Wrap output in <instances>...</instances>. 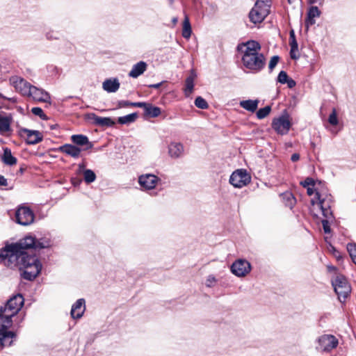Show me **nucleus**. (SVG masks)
<instances>
[{
	"instance_id": "nucleus-38",
	"label": "nucleus",
	"mask_w": 356,
	"mask_h": 356,
	"mask_svg": "<svg viewBox=\"0 0 356 356\" xmlns=\"http://www.w3.org/2000/svg\"><path fill=\"white\" fill-rule=\"evenodd\" d=\"M31 112L34 115L39 116L42 120H47V118L46 115L44 113L42 109L41 108H40V107H33L31 109Z\"/></svg>"
},
{
	"instance_id": "nucleus-21",
	"label": "nucleus",
	"mask_w": 356,
	"mask_h": 356,
	"mask_svg": "<svg viewBox=\"0 0 356 356\" xmlns=\"http://www.w3.org/2000/svg\"><path fill=\"white\" fill-rule=\"evenodd\" d=\"M120 81L117 78L106 79L102 83V88L107 92H115L120 88Z\"/></svg>"
},
{
	"instance_id": "nucleus-36",
	"label": "nucleus",
	"mask_w": 356,
	"mask_h": 356,
	"mask_svg": "<svg viewBox=\"0 0 356 356\" xmlns=\"http://www.w3.org/2000/svg\"><path fill=\"white\" fill-rule=\"evenodd\" d=\"M195 105L202 109H206L208 108L209 105L206 100L201 97H197L195 100Z\"/></svg>"
},
{
	"instance_id": "nucleus-49",
	"label": "nucleus",
	"mask_w": 356,
	"mask_h": 356,
	"mask_svg": "<svg viewBox=\"0 0 356 356\" xmlns=\"http://www.w3.org/2000/svg\"><path fill=\"white\" fill-rule=\"evenodd\" d=\"M300 159V155L299 154L295 153L291 155V160L293 162H296Z\"/></svg>"
},
{
	"instance_id": "nucleus-42",
	"label": "nucleus",
	"mask_w": 356,
	"mask_h": 356,
	"mask_svg": "<svg viewBox=\"0 0 356 356\" xmlns=\"http://www.w3.org/2000/svg\"><path fill=\"white\" fill-rule=\"evenodd\" d=\"M138 102H130L129 101L122 100L118 102V108H124L128 106H134L135 104H138Z\"/></svg>"
},
{
	"instance_id": "nucleus-39",
	"label": "nucleus",
	"mask_w": 356,
	"mask_h": 356,
	"mask_svg": "<svg viewBox=\"0 0 356 356\" xmlns=\"http://www.w3.org/2000/svg\"><path fill=\"white\" fill-rule=\"evenodd\" d=\"M289 76L284 71H281L277 76V81L282 84H284L288 81Z\"/></svg>"
},
{
	"instance_id": "nucleus-9",
	"label": "nucleus",
	"mask_w": 356,
	"mask_h": 356,
	"mask_svg": "<svg viewBox=\"0 0 356 356\" xmlns=\"http://www.w3.org/2000/svg\"><path fill=\"white\" fill-rule=\"evenodd\" d=\"M250 179L251 177L245 170L238 169L231 175L229 183L235 188H242L248 185Z\"/></svg>"
},
{
	"instance_id": "nucleus-50",
	"label": "nucleus",
	"mask_w": 356,
	"mask_h": 356,
	"mask_svg": "<svg viewBox=\"0 0 356 356\" xmlns=\"http://www.w3.org/2000/svg\"><path fill=\"white\" fill-rule=\"evenodd\" d=\"M307 193L308 195L311 196L314 194V189L313 187H308L307 189Z\"/></svg>"
},
{
	"instance_id": "nucleus-11",
	"label": "nucleus",
	"mask_w": 356,
	"mask_h": 356,
	"mask_svg": "<svg viewBox=\"0 0 356 356\" xmlns=\"http://www.w3.org/2000/svg\"><path fill=\"white\" fill-rule=\"evenodd\" d=\"M10 83L23 96H28L33 86L23 78L17 76L10 77Z\"/></svg>"
},
{
	"instance_id": "nucleus-5",
	"label": "nucleus",
	"mask_w": 356,
	"mask_h": 356,
	"mask_svg": "<svg viewBox=\"0 0 356 356\" xmlns=\"http://www.w3.org/2000/svg\"><path fill=\"white\" fill-rule=\"evenodd\" d=\"M311 202L313 205H316V207L321 211L322 215L324 218L321 220L324 232L326 234L330 233L331 229L330 224V221L333 219V216L330 210V204L324 199H321L320 193L317 191L315 193V197L311 200Z\"/></svg>"
},
{
	"instance_id": "nucleus-10",
	"label": "nucleus",
	"mask_w": 356,
	"mask_h": 356,
	"mask_svg": "<svg viewBox=\"0 0 356 356\" xmlns=\"http://www.w3.org/2000/svg\"><path fill=\"white\" fill-rule=\"evenodd\" d=\"M16 222L22 225H29L34 221V214L30 208L21 206L15 212Z\"/></svg>"
},
{
	"instance_id": "nucleus-32",
	"label": "nucleus",
	"mask_w": 356,
	"mask_h": 356,
	"mask_svg": "<svg viewBox=\"0 0 356 356\" xmlns=\"http://www.w3.org/2000/svg\"><path fill=\"white\" fill-rule=\"evenodd\" d=\"M136 118L137 113H134L118 118V122L121 124H130L134 122Z\"/></svg>"
},
{
	"instance_id": "nucleus-4",
	"label": "nucleus",
	"mask_w": 356,
	"mask_h": 356,
	"mask_svg": "<svg viewBox=\"0 0 356 356\" xmlns=\"http://www.w3.org/2000/svg\"><path fill=\"white\" fill-rule=\"evenodd\" d=\"M51 245V241L47 238H40L35 240V238L31 236H26L20 239L18 242L10 244V248L14 252H22V250H27L29 249H42L46 248ZM16 254H11V259H16Z\"/></svg>"
},
{
	"instance_id": "nucleus-25",
	"label": "nucleus",
	"mask_w": 356,
	"mask_h": 356,
	"mask_svg": "<svg viewBox=\"0 0 356 356\" xmlns=\"http://www.w3.org/2000/svg\"><path fill=\"white\" fill-rule=\"evenodd\" d=\"M147 64L144 61H140L135 64L129 73V76L132 78H137L146 70Z\"/></svg>"
},
{
	"instance_id": "nucleus-31",
	"label": "nucleus",
	"mask_w": 356,
	"mask_h": 356,
	"mask_svg": "<svg viewBox=\"0 0 356 356\" xmlns=\"http://www.w3.org/2000/svg\"><path fill=\"white\" fill-rule=\"evenodd\" d=\"M282 197L286 207L292 209L296 204V199L290 192H286L282 194Z\"/></svg>"
},
{
	"instance_id": "nucleus-19",
	"label": "nucleus",
	"mask_w": 356,
	"mask_h": 356,
	"mask_svg": "<svg viewBox=\"0 0 356 356\" xmlns=\"http://www.w3.org/2000/svg\"><path fill=\"white\" fill-rule=\"evenodd\" d=\"M13 117L10 114L0 113V134H4L11 131Z\"/></svg>"
},
{
	"instance_id": "nucleus-26",
	"label": "nucleus",
	"mask_w": 356,
	"mask_h": 356,
	"mask_svg": "<svg viewBox=\"0 0 356 356\" xmlns=\"http://www.w3.org/2000/svg\"><path fill=\"white\" fill-rule=\"evenodd\" d=\"M196 77V74L191 72V74L186 78L185 81V88L184 94L186 97H189L193 91L194 81Z\"/></svg>"
},
{
	"instance_id": "nucleus-35",
	"label": "nucleus",
	"mask_w": 356,
	"mask_h": 356,
	"mask_svg": "<svg viewBox=\"0 0 356 356\" xmlns=\"http://www.w3.org/2000/svg\"><path fill=\"white\" fill-rule=\"evenodd\" d=\"M347 250H348L353 261L356 264V244L355 243H348L347 245Z\"/></svg>"
},
{
	"instance_id": "nucleus-46",
	"label": "nucleus",
	"mask_w": 356,
	"mask_h": 356,
	"mask_svg": "<svg viewBox=\"0 0 356 356\" xmlns=\"http://www.w3.org/2000/svg\"><path fill=\"white\" fill-rule=\"evenodd\" d=\"M4 261L5 264L7 265L8 263V257L6 256V252L4 250L0 254V262Z\"/></svg>"
},
{
	"instance_id": "nucleus-57",
	"label": "nucleus",
	"mask_w": 356,
	"mask_h": 356,
	"mask_svg": "<svg viewBox=\"0 0 356 356\" xmlns=\"http://www.w3.org/2000/svg\"><path fill=\"white\" fill-rule=\"evenodd\" d=\"M172 22H173L174 23H176V22H177V18H174V19H173V20H172Z\"/></svg>"
},
{
	"instance_id": "nucleus-29",
	"label": "nucleus",
	"mask_w": 356,
	"mask_h": 356,
	"mask_svg": "<svg viewBox=\"0 0 356 356\" xmlns=\"http://www.w3.org/2000/svg\"><path fill=\"white\" fill-rule=\"evenodd\" d=\"M95 124L102 127H111L115 122L110 118L99 117L93 114L92 118Z\"/></svg>"
},
{
	"instance_id": "nucleus-14",
	"label": "nucleus",
	"mask_w": 356,
	"mask_h": 356,
	"mask_svg": "<svg viewBox=\"0 0 356 356\" xmlns=\"http://www.w3.org/2000/svg\"><path fill=\"white\" fill-rule=\"evenodd\" d=\"M28 97H31L36 102H49L51 99L50 95L47 92L34 86H32Z\"/></svg>"
},
{
	"instance_id": "nucleus-7",
	"label": "nucleus",
	"mask_w": 356,
	"mask_h": 356,
	"mask_svg": "<svg viewBox=\"0 0 356 356\" xmlns=\"http://www.w3.org/2000/svg\"><path fill=\"white\" fill-rule=\"evenodd\" d=\"M332 284L340 300L341 298L346 299L348 297L350 292V287L343 275H337L334 280L332 281Z\"/></svg>"
},
{
	"instance_id": "nucleus-55",
	"label": "nucleus",
	"mask_w": 356,
	"mask_h": 356,
	"mask_svg": "<svg viewBox=\"0 0 356 356\" xmlns=\"http://www.w3.org/2000/svg\"><path fill=\"white\" fill-rule=\"evenodd\" d=\"M318 1V0H310L311 3H317Z\"/></svg>"
},
{
	"instance_id": "nucleus-12",
	"label": "nucleus",
	"mask_w": 356,
	"mask_h": 356,
	"mask_svg": "<svg viewBox=\"0 0 356 356\" xmlns=\"http://www.w3.org/2000/svg\"><path fill=\"white\" fill-rule=\"evenodd\" d=\"M251 270V265L245 259H238L231 266L232 273L237 277H244Z\"/></svg>"
},
{
	"instance_id": "nucleus-24",
	"label": "nucleus",
	"mask_w": 356,
	"mask_h": 356,
	"mask_svg": "<svg viewBox=\"0 0 356 356\" xmlns=\"http://www.w3.org/2000/svg\"><path fill=\"white\" fill-rule=\"evenodd\" d=\"M321 12L316 6H312L307 12V17L305 20V26L308 29L315 24V17H319Z\"/></svg>"
},
{
	"instance_id": "nucleus-40",
	"label": "nucleus",
	"mask_w": 356,
	"mask_h": 356,
	"mask_svg": "<svg viewBox=\"0 0 356 356\" xmlns=\"http://www.w3.org/2000/svg\"><path fill=\"white\" fill-rule=\"evenodd\" d=\"M280 57L278 56H273L271 57L270 60L269 62L268 68L270 71H272L275 67L277 65L279 62Z\"/></svg>"
},
{
	"instance_id": "nucleus-54",
	"label": "nucleus",
	"mask_w": 356,
	"mask_h": 356,
	"mask_svg": "<svg viewBox=\"0 0 356 356\" xmlns=\"http://www.w3.org/2000/svg\"><path fill=\"white\" fill-rule=\"evenodd\" d=\"M84 168H85V165H84L83 163H81V164H79V170H80V171H81V170H83V169H84Z\"/></svg>"
},
{
	"instance_id": "nucleus-41",
	"label": "nucleus",
	"mask_w": 356,
	"mask_h": 356,
	"mask_svg": "<svg viewBox=\"0 0 356 356\" xmlns=\"http://www.w3.org/2000/svg\"><path fill=\"white\" fill-rule=\"evenodd\" d=\"M216 278L213 275H210L206 280V286L207 287H213L216 284Z\"/></svg>"
},
{
	"instance_id": "nucleus-51",
	"label": "nucleus",
	"mask_w": 356,
	"mask_h": 356,
	"mask_svg": "<svg viewBox=\"0 0 356 356\" xmlns=\"http://www.w3.org/2000/svg\"><path fill=\"white\" fill-rule=\"evenodd\" d=\"M161 85H162V82L155 83V84H151L149 86V87L152 88H159Z\"/></svg>"
},
{
	"instance_id": "nucleus-13",
	"label": "nucleus",
	"mask_w": 356,
	"mask_h": 356,
	"mask_svg": "<svg viewBox=\"0 0 356 356\" xmlns=\"http://www.w3.org/2000/svg\"><path fill=\"white\" fill-rule=\"evenodd\" d=\"M291 122L288 116L282 115L275 118L272 122V127L275 131L281 135L286 134L291 127Z\"/></svg>"
},
{
	"instance_id": "nucleus-56",
	"label": "nucleus",
	"mask_w": 356,
	"mask_h": 356,
	"mask_svg": "<svg viewBox=\"0 0 356 356\" xmlns=\"http://www.w3.org/2000/svg\"><path fill=\"white\" fill-rule=\"evenodd\" d=\"M287 1L291 4V3H293V2H295L296 0H287Z\"/></svg>"
},
{
	"instance_id": "nucleus-44",
	"label": "nucleus",
	"mask_w": 356,
	"mask_h": 356,
	"mask_svg": "<svg viewBox=\"0 0 356 356\" xmlns=\"http://www.w3.org/2000/svg\"><path fill=\"white\" fill-rule=\"evenodd\" d=\"M290 46L291 49H292V51H298V46L296 38L290 40Z\"/></svg>"
},
{
	"instance_id": "nucleus-1",
	"label": "nucleus",
	"mask_w": 356,
	"mask_h": 356,
	"mask_svg": "<svg viewBox=\"0 0 356 356\" xmlns=\"http://www.w3.org/2000/svg\"><path fill=\"white\" fill-rule=\"evenodd\" d=\"M24 299L21 294L11 297L4 307H0V343L2 346L12 344L14 333L8 331L12 325L11 318L18 313L24 305Z\"/></svg>"
},
{
	"instance_id": "nucleus-28",
	"label": "nucleus",
	"mask_w": 356,
	"mask_h": 356,
	"mask_svg": "<svg viewBox=\"0 0 356 356\" xmlns=\"http://www.w3.org/2000/svg\"><path fill=\"white\" fill-rule=\"evenodd\" d=\"M259 104V100L257 99H248L243 100L240 102V106L248 111L254 113L257 111Z\"/></svg>"
},
{
	"instance_id": "nucleus-53",
	"label": "nucleus",
	"mask_w": 356,
	"mask_h": 356,
	"mask_svg": "<svg viewBox=\"0 0 356 356\" xmlns=\"http://www.w3.org/2000/svg\"><path fill=\"white\" fill-rule=\"evenodd\" d=\"M293 38H295V34H294L293 31H291L290 32V40H292V39H293Z\"/></svg>"
},
{
	"instance_id": "nucleus-48",
	"label": "nucleus",
	"mask_w": 356,
	"mask_h": 356,
	"mask_svg": "<svg viewBox=\"0 0 356 356\" xmlns=\"http://www.w3.org/2000/svg\"><path fill=\"white\" fill-rule=\"evenodd\" d=\"M289 88H292L296 86V81L292 79H288V81L286 83Z\"/></svg>"
},
{
	"instance_id": "nucleus-23",
	"label": "nucleus",
	"mask_w": 356,
	"mask_h": 356,
	"mask_svg": "<svg viewBox=\"0 0 356 356\" xmlns=\"http://www.w3.org/2000/svg\"><path fill=\"white\" fill-rule=\"evenodd\" d=\"M184 152V146L180 143H171L168 146V154L170 157L177 159L180 157Z\"/></svg>"
},
{
	"instance_id": "nucleus-20",
	"label": "nucleus",
	"mask_w": 356,
	"mask_h": 356,
	"mask_svg": "<svg viewBox=\"0 0 356 356\" xmlns=\"http://www.w3.org/2000/svg\"><path fill=\"white\" fill-rule=\"evenodd\" d=\"M59 151L74 159L80 156L81 149L71 144H65L58 148Z\"/></svg>"
},
{
	"instance_id": "nucleus-60",
	"label": "nucleus",
	"mask_w": 356,
	"mask_h": 356,
	"mask_svg": "<svg viewBox=\"0 0 356 356\" xmlns=\"http://www.w3.org/2000/svg\"><path fill=\"white\" fill-rule=\"evenodd\" d=\"M169 1H170V2H172V1H173V0H169Z\"/></svg>"
},
{
	"instance_id": "nucleus-3",
	"label": "nucleus",
	"mask_w": 356,
	"mask_h": 356,
	"mask_svg": "<svg viewBox=\"0 0 356 356\" xmlns=\"http://www.w3.org/2000/svg\"><path fill=\"white\" fill-rule=\"evenodd\" d=\"M260 44L254 40H249L238 46L242 54L241 61L243 66L252 73L261 72L266 66V59L261 53Z\"/></svg>"
},
{
	"instance_id": "nucleus-30",
	"label": "nucleus",
	"mask_w": 356,
	"mask_h": 356,
	"mask_svg": "<svg viewBox=\"0 0 356 356\" xmlns=\"http://www.w3.org/2000/svg\"><path fill=\"white\" fill-rule=\"evenodd\" d=\"M191 33L190 21L188 16L186 15L183 22L182 36L186 39H188L191 35Z\"/></svg>"
},
{
	"instance_id": "nucleus-27",
	"label": "nucleus",
	"mask_w": 356,
	"mask_h": 356,
	"mask_svg": "<svg viewBox=\"0 0 356 356\" xmlns=\"http://www.w3.org/2000/svg\"><path fill=\"white\" fill-rule=\"evenodd\" d=\"M2 161L8 165H13L17 163V159L12 155L11 150L5 147L3 149V154L1 156Z\"/></svg>"
},
{
	"instance_id": "nucleus-43",
	"label": "nucleus",
	"mask_w": 356,
	"mask_h": 356,
	"mask_svg": "<svg viewBox=\"0 0 356 356\" xmlns=\"http://www.w3.org/2000/svg\"><path fill=\"white\" fill-rule=\"evenodd\" d=\"M300 184L303 187L308 188V187L314 186V181L313 179L307 177L303 181H301Z\"/></svg>"
},
{
	"instance_id": "nucleus-16",
	"label": "nucleus",
	"mask_w": 356,
	"mask_h": 356,
	"mask_svg": "<svg viewBox=\"0 0 356 356\" xmlns=\"http://www.w3.org/2000/svg\"><path fill=\"white\" fill-rule=\"evenodd\" d=\"M135 107L143 108L145 115L150 118H156L161 115V111L159 107L154 106L151 104L146 102H138L135 104Z\"/></svg>"
},
{
	"instance_id": "nucleus-33",
	"label": "nucleus",
	"mask_w": 356,
	"mask_h": 356,
	"mask_svg": "<svg viewBox=\"0 0 356 356\" xmlns=\"http://www.w3.org/2000/svg\"><path fill=\"white\" fill-rule=\"evenodd\" d=\"M83 178L87 184H90L95 180L96 175L92 170L88 169L83 171Z\"/></svg>"
},
{
	"instance_id": "nucleus-2",
	"label": "nucleus",
	"mask_w": 356,
	"mask_h": 356,
	"mask_svg": "<svg viewBox=\"0 0 356 356\" xmlns=\"http://www.w3.org/2000/svg\"><path fill=\"white\" fill-rule=\"evenodd\" d=\"M4 251L8 257L7 266L11 268L17 267L20 270H23L22 277L27 280H34L40 273L42 265L38 258L35 256L28 255L25 250L16 252V259H11V254H15L10 248V245L5 247Z\"/></svg>"
},
{
	"instance_id": "nucleus-52",
	"label": "nucleus",
	"mask_w": 356,
	"mask_h": 356,
	"mask_svg": "<svg viewBox=\"0 0 356 356\" xmlns=\"http://www.w3.org/2000/svg\"><path fill=\"white\" fill-rule=\"evenodd\" d=\"M296 51H292V49H291L290 56H291V58L296 59L298 58L296 54Z\"/></svg>"
},
{
	"instance_id": "nucleus-17",
	"label": "nucleus",
	"mask_w": 356,
	"mask_h": 356,
	"mask_svg": "<svg viewBox=\"0 0 356 356\" xmlns=\"http://www.w3.org/2000/svg\"><path fill=\"white\" fill-rule=\"evenodd\" d=\"M20 134L21 135L24 134L26 136V140L29 144L34 145L38 143L42 140L41 133L38 131L22 129Z\"/></svg>"
},
{
	"instance_id": "nucleus-58",
	"label": "nucleus",
	"mask_w": 356,
	"mask_h": 356,
	"mask_svg": "<svg viewBox=\"0 0 356 356\" xmlns=\"http://www.w3.org/2000/svg\"><path fill=\"white\" fill-rule=\"evenodd\" d=\"M0 98H4L1 92H0Z\"/></svg>"
},
{
	"instance_id": "nucleus-59",
	"label": "nucleus",
	"mask_w": 356,
	"mask_h": 356,
	"mask_svg": "<svg viewBox=\"0 0 356 356\" xmlns=\"http://www.w3.org/2000/svg\"><path fill=\"white\" fill-rule=\"evenodd\" d=\"M330 269L334 270L335 268L334 267H330Z\"/></svg>"
},
{
	"instance_id": "nucleus-8",
	"label": "nucleus",
	"mask_w": 356,
	"mask_h": 356,
	"mask_svg": "<svg viewBox=\"0 0 356 356\" xmlns=\"http://www.w3.org/2000/svg\"><path fill=\"white\" fill-rule=\"evenodd\" d=\"M317 343L318 350L328 353L337 347L339 341L334 335L323 334L318 338Z\"/></svg>"
},
{
	"instance_id": "nucleus-47",
	"label": "nucleus",
	"mask_w": 356,
	"mask_h": 356,
	"mask_svg": "<svg viewBox=\"0 0 356 356\" xmlns=\"http://www.w3.org/2000/svg\"><path fill=\"white\" fill-rule=\"evenodd\" d=\"M8 185L7 179L2 175H0V186H6Z\"/></svg>"
},
{
	"instance_id": "nucleus-34",
	"label": "nucleus",
	"mask_w": 356,
	"mask_h": 356,
	"mask_svg": "<svg viewBox=\"0 0 356 356\" xmlns=\"http://www.w3.org/2000/svg\"><path fill=\"white\" fill-rule=\"evenodd\" d=\"M271 108L270 106H266L264 108H260L257 112V117L259 119H264L270 113Z\"/></svg>"
},
{
	"instance_id": "nucleus-6",
	"label": "nucleus",
	"mask_w": 356,
	"mask_h": 356,
	"mask_svg": "<svg viewBox=\"0 0 356 356\" xmlns=\"http://www.w3.org/2000/svg\"><path fill=\"white\" fill-rule=\"evenodd\" d=\"M270 0H257L249 13L250 20L254 24L262 22L270 13Z\"/></svg>"
},
{
	"instance_id": "nucleus-15",
	"label": "nucleus",
	"mask_w": 356,
	"mask_h": 356,
	"mask_svg": "<svg viewBox=\"0 0 356 356\" xmlns=\"http://www.w3.org/2000/svg\"><path fill=\"white\" fill-rule=\"evenodd\" d=\"M158 181L159 178L152 174L143 175L140 176L138 179L140 185L145 190H150L154 188L156 186Z\"/></svg>"
},
{
	"instance_id": "nucleus-18",
	"label": "nucleus",
	"mask_w": 356,
	"mask_h": 356,
	"mask_svg": "<svg viewBox=\"0 0 356 356\" xmlns=\"http://www.w3.org/2000/svg\"><path fill=\"white\" fill-rule=\"evenodd\" d=\"M85 310V300L83 298H80L77 300L72 307L70 312L72 318L74 319L81 318L82 316L83 315Z\"/></svg>"
},
{
	"instance_id": "nucleus-22",
	"label": "nucleus",
	"mask_w": 356,
	"mask_h": 356,
	"mask_svg": "<svg viewBox=\"0 0 356 356\" xmlns=\"http://www.w3.org/2000/svg\"><path fill=\"white\" fill-rule=\"evenodd\" d=\"M71 140L77 145L86 146L84 149H89L92 147V144L89 141L88 138L82 134L72 135Z\"/></svg>"
},
{
	"instance_id": "nucleus-45",
	"label": "nucleus",
	"mask_w": 356,
	"mask_h": 356,
	"mask_svg": "<svg viewBox=\"0 0 356 356\" xmlns=\"http://www.w3.org/2000/svg\"><path fill=\"white\" fill-rule=\"evenodd\" d=\"M332 250H333V254L335 257V258L338 261L341 260L342 259V256H341V253L339 251L336 250L334 247H332Z\"/></svg>"
},
{
	"instance_id": "nucleus-37",
	"label": "nucleus",
	"mask_w": 356,
	"mask_h": 356,
	"mask_svg": "<svg viewBox=\"0 0 356 356\" xmlns=\"http://www.w3.org/2000/svg\"><path fill=\"white\" fill-rule=\"evenodd\" d=\"M328 122L330 124L336 126L338 124L337 114L335 108L332 109V113L329 115Z\"/></svg>"
}]
</instances>
